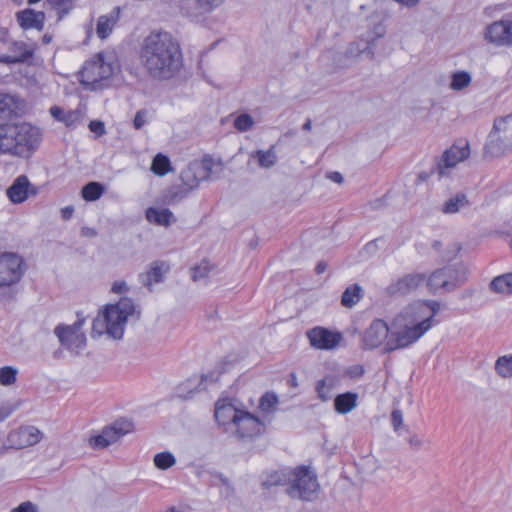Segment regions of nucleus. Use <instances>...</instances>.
Segmentation results:
<instances>
[{"label":"nucleus","instance_id":"obj_63","mask_svg":"<svg viewBox=\"0 0 512 512\" xmlns=\"http://www.w3.org/2000/svg\"><path fill=\"white\" fill-rule=\"evenodd\" d=\"M0 42L2 43H8L9 42V32L8 29L5 27H2L0 25Z\"/></svg>","mask_w":512,"mask_h":512},{"label":"nucleus","instance_id":"obj_6","mask_svg":"<svg viewBox=\"0 0 512 512\" xmlns=\"http://www.w3.org/2000/svg\"><path fill=\"white\" fill-rule=\"evenodd\" d=\"M318 488L317 478L308 468L301 466L289 472L286 492L291 498L311 501L317 496Z\"/></svg>","mask_w":512,"mask_h":512},{"label":"nucleus","instance_id":"obj_11","mask_svg":"<svg viewBox=\"0 0 512 512\" xmlns=\"http://www.w3.org/2000/svg\"><path fill=\"white\" fill-rule=\"evenodd\" d=\"M23 275V261L14 253H0V288L17 283Z\"/></svg>","mask_w":512,"mask_h":512},{"label":"nucleus","instance_id":"obj_60","mask_svg":"<svg viewBox=\"0 0 512 512\" xmlns=\"http://www.w3.org/2000/svg\"><path fill=\"white\" fill-rule=\"evenodd\" d=\"M408 442L415 449H419L422 446V440L417 435H411Z\"/></svg>","mask_w":512,"mask_h":512},{"label":"nucleus","instance_id":"obj_21","mask_svg":"<svg viewBox=\"0 0 512 512\" xmlns=\"http://www.w3.org/2000/svg\"><path fill=\"white\" fill-rule=\"evenodd\" d=\"M30 180L26 175L18 176L6 190V196L13 204H21L29 198Z\"/></svg>","mask_w":512,"mask_h":512},{"label":"nucleus","instance_id":"obj_53","mask_svg":"<svg viewBox=\"0 0 512 512\" xmlns=\"http://www.w3.org/2000/svg\"><path fill=\"white\" fill-rule=\"evenodd\" d=\"M89 129L91 132L95 133L97 136H102L105 134V126L102 121L92 120L89 123Z\"/></svg>","mask_w":512,"mask_h":512},{"label":"nucleus","instance_id":"obj_26","mask_svg":"<svg viewBox=\"0 0 512 512\" xmlns=\"http://www.w3.org/2000/svg\"><path fill=\"white\" fill-rule=\"evenodd\" d=\"M250 157L256 158L258 165L265 169L273 167L278 161L275 145H271L268 150H256L251 153Z\"/></svg>","mask_w":512,"mask_h":512},{"label":"nucleus","instance_id":"obj_47","mask_svg":"<svg viewBox=\"0 0 512 512\" xmlns=\"http://www.w3.org/2000/svg\"><path fill=\"white\" fill-rule=\"evenodd\" d=\"M460 250L461 245L459 243H452L441 253V258L443 261H452L456 258Z\"/></svg>","mask_w":512,"mask_h":512},{"label":"nucleus","instance_id":"obj_40","mask_svg":"<svg viewBox=\"0 0 512 512\" xmlns=\"http://www.w3.org/2000/svg\"><path fill=\"white\" fill-rule=\"evenodd\" d=\"M57 10L58 21L67 15L73 8V0H46Z\"/></svg>","mask_w":512,"mask_h":512},{"label":"nucleus","instance_id":"obj_10","mask_svg":"<svg viewBox=\"0 0 512 512\" xmlns=\"http://www.w3.org/2000/svg\"><path fill=\"white\" fill-rule=\"evenodd\" d=\"M425 281L429 291L433 294L452 292L460 286L457 270L453 266L436 269Z\"/></svg>","mask_w":512,"mask_h":512},{"label":"nucleus","instance_id":"obj_30","mask_svg":"<svg viewBox=\"0 0 512 512\" xmlns=\"http://www.w3.org/2000/svg\"><path fill=\"white\" fill-rule=\"evenodd\" d=\"M361 292L362 288L358 284L347 287L341 296V304L348 308L354 306L361 299Z\"/></svg>","mask_w":512,"mask_h":512},{"label":"nucleus","instance_id":"obj_34","mask_svg":"<svg viewBox=\"0 0 512 512\" xmlns=\"http://www.w3.org/2000/svg\"><path fill=\"white\" fill-rule=\"evenodd\" d=\"M192 191L190 188L181 185H173L167 192L166 199L169 204H175L186 198Z\"/></svg>","mask_w":512,"mask_h":512},{"label":"nucleus","instance_id":"obj_32","mask_svg":"<svg viewBox=\"0 0 512 512\" xmlns=\"http://www.w3.org/2000/svg\"><path fill=\"white\" fill-rule=\"evenodd\" d=\"M104 193V186L99 182H89L83 186L81 195L86 201H96Z\"/></svg>","mask_w":512,"mask_h":512},{"label":"nucleus","instance_id":"obj_31","mask_svg":"<svg viewBox=\"0 0 512 512\" xmlns=\"http://www.w3.org/2000/svg\"><path fill=\"white\" fill-rule=\"evenodd\" d=\"M335 380L333 377H325L319 380L316 384V391L318 394V398L326 402L331 399V392L334 388Z\"/></svg>","mask_w":512,"mask_h":512},{"label":"nucleus","instance_id":"obj_61","mask_svg":"<svg viewBox=\"0 0 512 512\" xmlns=\"http://www.w3.org/2000/svg\"><path fill=\"white\" fill-rule=\"evenodd\" d=\"M74 209L72 206H66L61 209V216L64 220H69L73 215Z\"/></svg>","mask_w":512,"mask_h":512},{"label":"nucleus","instance_id":"obj_20","mask_svg":"<svg viewBox=\"0 0 512 512\" xmlns=\"http://www.w3.org/2000/svg\"><path fill=\"white\" fill-rule=\"evenodd\" d=\"M469 154L470 147L467 141H464L461 144L452 145L442 155L441 163L439 164L440 174H443V167L452 168L456 166L459 162L467 159L469 157Z\"/></svg>","mask_w":512,"mask_h":512},{"label":"nucleus","instance_id":"obj_46","mask_svg":"<svg viewBox=\"0 0 512 512\" xmlns=\"http://www.w3.org/2000/svg\"><path fill=\"white\" fill-rule=\"evenodd\" d=\"M210 266L209 263L203 261L201 264L192 268V280L199 281L206 278L209 275Z\"/></svg>","mask_w":512,"mask_h":512},{"label":"nucleus","instance_id":"obj_39","mask_svg":"<svg viewBox=\"0 0 512 512\" xmlns=\"http://www.w3.org/2000/svg\"><path fill=\"white\" fill-rule=\"evenodd\" d=\"M18 370L12 366L0 368V385L10 386L16 382Z\"/></svg>","mask_w":512,"mask_h":512},{"label":"nucleus","instance_id":"obj_4","mask_svg":"<svg viewBox=\"0 0 512 512\" xmlns=\"http://www.w3.org/2000/svg\"><path fill=\"white\" fill-rule=\"evenodd\" d=\"M512 151V114L495 119L484 146V157L493 159Z\"/></svg>","mask_w":512,"mask_h":512},{"label":"nucleus","instance_id":"obj_41","mask_svg":"<svg viewBox=\"0 0 512 512\" xmlns=\"http://www.w3.org/2000/svg\"><path fill=\"white\" fill-rule=\"evenodd\" d=\"M278 398L274 393H265L259 401V408L263 412H272L276 409Z\"/></svg>","mask_w":512,"mask_h":512},{"label":"nucleus","instance_id":"obj_33","mask_svg":"<svg viewBox=\"0 0 512 512\" xmlns=\"http://www.w3.org/2000/svg\"><path fill=\"white\" fill-rule=\"evenodd\" d=\"M171 170V163L167 156L159 153L152 161L151 171L159 176L166 175Z\"/></svg>","mask_w":512,"mask_h":512},{"label":"nucleus","instance_id":"obj_15","mask_svg":"<svg viewBox=\"0 0 512 512\" xmlns=\"http://www.w3.org/2000/svg\"><path fill=\"white\" fill-rule=\"evenodd\" d=\"M426 280L423 273L406 274L386 287V294L390 297L406 296L415 291Z\"/></svg>","mask_w":512,"mask_h":512},{"label":"nucleus","instance_id":"obj_3","mask_svg":"<svg viewBox=\"0 0 512 512\" xmlns=\"http://www.w3.org/2000/svg\"><path fill=\"white\" fill-rule=\"evenodd\" d=\"M32 150V125L14 123L0 125V154L29 157Z\"/></svg>","mask_w":512,"mask_h":512},{"label":"nucleus","instance_id":"obj_42","mask_svg":"<svg viewBox=\"0 0 512 512\" xmlns=\"http://www.w3.org/2000/svg\"><path fill=\"white\" fill-rule=\"evenodd\" d=\"M254 126V120L251 115L247 113L240 114L234 120V127L240 132H247Z\"/></svg>","mask_w":512,"mask_h":512},{"label":"nucleus","instance_id":"obj_55","mask_svg":"<svg viewBox=\"0 0 512 512\" xmlns=\"http://www.w3.org/2000/svg\"><path fill=\"white\" fill-rule=\"evenodd\" d=\"M364 367L361 365H354L347 369L346 374L353 379L360 378L364 374Z\"/></svg>","mask_w":512,"mask_h":512},{"label":"nucleus","instance_id":"obj_2","mask_svg":"<svg viewBox=\"0 0 512 512\" xmlns=\"http://www.w3.org/2000/svg\"><path fill=\"white\" fill-rule=\"evenodd\" d=\"M139 319L140 312L131 298H121L116 304L108 305L102 315L92 322L91 336L93 338L107 334L114 340L123 338L125 326L131 317Z\"/></svg>","mask_w":512,"mask_h":512},{"label":"nucleus","instance_id":"obj_16","mask_svg":"<svg viewBox=\"0 0 512 512\" xmlns=\"http://www.w3.org/2000/svg\"><path fill=\"white\" fill-rule=\"evenodd\" d=\"M389 327L382 319H375L365 330L362 343L365 349H375L389 339Z\"/></svg>","mask_w":512,"mask_h":512},{"label":"nucleus","instance_id":"obj_51","mask_svg":"<svg viewBox=\"0 0 512 512\" xmlns=\"http://www.w3.org/2000/svg\"><path fill=\"white\" fill-rule=\"evenodd\" d=\"M146 117H147V111L146 110H139L137 111V113L135 114V117H134V120H133V125L135 127V129H141L145 123H146Z\"/></svg>","mask_w":512,"mask_h":512},{"label":"nucleus","instance_id":"obj_13","mask_svg":"<svg viewBox=\"0 0 512 512\" xmlns=\"http://www.w3.org/2000/svg\"><path fill=\"white\" fill-rule=\"evenodd\" d=\"M264 431L265 425L258 417L242 410L229 433L238 439L245 440L260 436Z\"/></svg>","mask_w":512,"mask_h":512},{"label":"nucleus","instance_id":"obj_62","mask_svg":"<svg viewBox=\"0 0 512 512\" xmlns=\"http://www.w3.org/2000/svg\"><path fill=\"white\" fill-rule=\"evenodd\" d=\"M327 177L335 183L341 184L343 182V176L339 172H330Z\"/></svg>","mask_w":512,"mask_h":512},{"label":"nucleus","instance_id":"obj_43","mask_svg":"<svg viewBox=\"0 0 512 512\" xmlns=\"http://www.w3.org/2000/svg\"><path fill=\"white\" fill-rule=\"evenodd\" d=\"M374 43V40L367 42L364 48H360L359 44L352 43L347 50V54L351 56H358L361 53H366L371 59L374 57V51L371 48V45Z\"/></svg>","mask_w":512,"mask_h":512},{"label":"nucleus","instance_id":"obj_50","mask_svg":"<svg viewBox=\"0 0 512 512\" xmlns=\"http://www.w3.org/2000/svg\"><path fill=\"white\" fill-rule=\"evenodd\" d=\"M79 120V113L76 111H65V114L61 118L66 126H73Z\"/></svg>","mask_w":512,"mask_h":512},{"label":"nucleus","instance_id":"obj_22","mask_svg":"<svg viewBox=\"0 0 512 512\" xmlns=\"http://www.w3.org/2000/svg\"><path fill=\"white\" fill-rule=\"evenodd\" d=\"M121 9L114 7L113 10L106 14L101 15L97 20L96 34L100 39H106L113 31L115 25L119 21Z\"/></svg>","mask_w":512,"mask_h":512},{"label":"nucleus","instance_id":"obj_64","mask_svg":"<svg viewBox=\"0 0 512 512\" xmlns=\"http://www.w3.org/2000/svg\"><path fill=\"white\" fill-rule=\"evenodd\" d=\"M327 269V263L325 261H319L315 267V272L317 274H322Z\"/></svg>","mask_w":512,"mask_h":512},{"label":"nucleus","instance_id":"obj_56","mask_svg":"<svg viewBox=\"0 0 512 512\" xmlns=\"http://www.w3.org/2000/svg\"><path fill=\"white\" fill-rule=\"evenodd\" d=\"M45 13L42 11H34V29L41 31L44 27Z\"/></svg>","mask_w":512,"mask_h":512},{"label":"nucleus","instance_id":"obj_54","mask_svg":"<svg viewBox=\"0 0 512 512\" xmlns=\"http://www.w3.org/2000/svg\"><path fill=\"white\" fill-rule=\"evenodd\" d=\"M419 307L422 308V307H427L431 310V315L428 316L427 318H430V320L432 321L433 317L439 312L440 310V303L437 302V301H433V300H429V301H426L425 303H422V304H419Z\"/></svg>","mask_w":512,"mask_h":512},{"label":"nucleus","instance_id":"obj_12","mask_svg":"<svg viewBox=\"0 0 512 512\" xmlns=\"http://www.w3.org/2000/svg\"><path fill=\"white\" fill-rule=\"evenodd\" d=\"M483 38L495 47H512V20L501 19L487 25Z\"/></svg>","mask_w":512,"mask_h":512},{"label":"nucleus","instance_id":"obj_35","mask_svg":"<svg viewBox=\"0 0 512 512\" xmlns=\"http://www.w3.org/2000/svg\"><path fill=\"white\" fill-rule=\"evenodd\" d=\"M495 371L502 378H511L512 354L500 356L495 362Z\"/></svg>","mask_w":512,"mask_h":512},{"label":"nucleus","instance_id":"obj_58","mask_svg":"<svg viewBox=\"0 0 512 512\" xmlns=\"http://www.w3.org/2000/svg\"><path fill=\"white\" fill-rule=\"evenodd\" d=\"M10 512H32V502H23L18 507L13 508Z\"/></svg>","mask_w":512,"mask_h":512},{"label":"nucleus","instance_id":"obj_9","mask_svg":"<svg viewBox=\"0 0 512 512\" xmlns=\"http://www.w3.org/2000/svg\"><path fill=\"white\" fill-rule=\"evenodd\" d=\"M212 167L213 159L209 156H205L200 162H191L181 171V182L193 191L199 186L200 182L212 177Z\"/></svg>","mask_w":512,"mask_h":512},{"label":"nucleus","instance_id":"obj_23","mask_svg":"<svg viewBox=\"0 0 512 512\" xmlns=\"http://www.w3.org/2000/svg\"><path fill=\"white\" fill-rule=\"evenodd\" d=\"M146 219L150 223L168 227L176 221L173 213L167 209H157L150 207L145 212Z\"/></svg>","mask_w":512,"mask_h":512},{"label":"nucleus","instance_id":"obj_18","mask_svg":"<svg viewBox=\"0 0 512 512\" xmlns=\"http://www.w3.org/2000/svg\"><path fill=\"white\" fill-rule=\"evenodd\" d=\"M169 270L170 265L167 262L161 260L153 261L146 272L138 275V280L149 291H152V285L154 283H161Z\"/></svg>","mask_w":512,"mask_h":512},{"label":"nucleus","instance_id":"obj_17","mask_svg":"<svg viewBox=\"0 0 512 512\" xmlns=\"http://www.w3.org/2000/svg\"><path fill=\"white\" fill-rule=\"evenodd\" d=\"M25 108L26 105L19 96L0 92V120L21 116L25 112Z\"/></svg>","mask_w":512,"mask_h":512},{"label":"nucleus","instance_id":"obj_45","mask_svg":"<svg viewBox=\"0 0 512 512\" xmlns=\"http://www.w3.org/2000/svg\"><path fill=\"white\" fill-rule=\"evenodd\" d=\"M17 21L23 30L32 28V9L27 8L17 13Z\"/></svg>","mask_w":512,"mask_h":512},{"label":"nucleus","instance_id":"obj_19","mask_svg":"<svg viewBox=\"0 0 512 512\" xmlns=\"http://www.w3.org/2000/svg\"><path fill=\"white\" fill-rule=\"evenodd\" d=\"M242 410L235 408L230 403L218 401L215 405V419L217 423L224 427L225 432H230L233 424L237 421Z\"/></svg>","mask_w":512,"mask_h":512},{"label":"nucleus","instance_id":"obj_24","mask_svg":"<svg viewBox=\"0 0 512 512\" xmlns=\"http://www.w3.org/2000/svg\"><path fill=\"white\" fill-rule=\"evenodd\" d=\"M11 54L0 56L1 63H17L25 61L32 51L23 42H13L11 47Z\"/></svg>","mask_w":512,"mask_h":512},{"label":"nucleus","instance_id":"obj_1","mask_svg":"<svg viewBox=\"0 0 512 512\" xmlns=\"http://www.w3.org/2000/svg\"><path fill=\"white\" fill-rule=\"evenodd\" d=\"M139 59L154 80H169L181 69L183 56L179 42L165 31H152L141 44Z\"/></svg>","mask_w":512,"mask_h":512},{"label":"nucleus","instance_id":"obj_7","mask_svg":"<svg viewBox=\"0 0 512 512\" xmlns=\"http://www.w3.org/2000/svg\"><path fill=\"white\" fill-rule=\"evenodd\" d=\"M85 317L81 313H77V320L71 324H58L54 329V334L58 338L60 345L66 350L79 354L87 344V338L82 330L85 324Z\"/></svg>","mask_w":512,"mask_h":512},{"label":"nucleus","instance_id":"obj_49","mask_svg":"<svg viewBox=\"0 0 512 512\" xmlns=\"http://www.w3.org/2000/svg\"><path fill=\"white\" fill-rule=\"evenodd\" d=\"M220 376H221V372H215V371H213L209 374H203L201 376V382L199 383V387L197 388V391L206 389V386L202 387L203 382L210 381V382L216 383L219 380Z\"/></svg>","mask_w":512,"mask_h":512},{"label":"nucleus","instance_id":"obj_38","mask_svg":"<svg viewBox=\"0 0 512 512\" xmlns=\"http://www.w3.org/2000/svg\"><path fill=\"white\" fill-rule=\"evenodd\" d=\"M176 463L174 455L170 452H161L154 456V464L160 470H166Z\"/></svg>","mask_w":512,"mask_h":512},{"label":"nucleus","instance_id":"obj_36","mask_svg":"<svg viewBox=\"0 0 512 512\" xmlns=\"http://www.w3.org/2000/svg\"><path fill=\"white\" fill-rule=\"evenodd\" d=\"M471 75L467 71H457L452 74L450 88L455 91H461L471 83Z\"/></svg>","mask_w":512,"mask_h":512},{"label":"nucleus","instance_id":"obj_57","mask_svg":"<svg viewBox=\"0 0 512 512\" xmlns=\"http://www.w3.org/2000/svg\"><path fill=\"white\" fill-rule=\"evenodd\" d=\"M111 290L114 293L120 294V293L126 292L128 290V287L124 281H118L112 285Z\"/></svg>","mask_w":512,"mask_h":512},{"label":"nucleus","instance_id":"obj_52","mask_svg":"<svg viewBox=\"0 0 512 512\" xmlns=\"http://www.w3.org/2000/svg\"><path fill=\"white\" fill-rule=\"evenodd\" d=\"M391 423L394 427V430L398 432L400 426L403 424V415L402 412L398 409H395L391 413Z\"/></svg>","mask_w":512,"mask_h":512},{"label":"nucleus","instance_id":"obj_59","mask_svg":"<svg viewBox=\"0 0 512 512\" xmlns=\"http://www.w3.org/2000/svg\"><path fill=\"white\" fill-rule=\"evenodd\" d=\"M50 113L56 120L61 121V118L65 114V111L58 106H52L50 108Z\"/></svg>","mask_w":512,"mask_h":512},{"label":"nucleus","instance_id":"obj_27","mask_svg":"<svg viewBox=\"0 0 512 512\" xmlns=\"http://www.w3.org/2000/svg\"><path fill=\"white\" fill-rule=\"evenodd\" d=\"M468 205L469 201L467 199V196L464 193H458L445 201L441 211L444 214H455L459 212L461 208H464Z\"/></svg>","mask_w":512,"mask_h":512},{"label":"nucleus","instance_id":"obj_48","mask_svg":"<svg viewBox=\"0 0 512 512\" xmlns=\"http://www.w3.org/2000/svg\"><path fill=\"white\" fill-rule=\"evenodd\" d=\"M88 443L93 449H104L109 446V441L105 439L103 432H101V434L91 436Z\"/></svg>","mask_w":512,"mask_h":512},{"label":"nucleus","instance_id":"obj_14","mask_svg":"<svg viewBox=\"0 0 512 512\" xmlns=\"http://www.w3.org/2000/svg\"><path fill=\"white\" fill-rule=\"evenodd\" d=\"M306 336L310 345L319 350H332L336 348L343 339L340 332L331 331L321 326L307 330Z\"/></svg>","mask_w":512,"mask_h":512},{"label":"nucleus","instance_id":"obj_8","mask_svg":"<svg viewBox=\"0 0 512 512\" xmlns=\"http://www.w3.org/2000/svg\"><path fill=\"white\" fill-rule=\"evenodd\" d=\"M431 328L430 318H425L421 322L411 327H406L402 331L392 332L385 343V352H392L397 349L406 348L416 342L425 332Z\"/></svg>","mask_w":512,"mask_h":512},{"label":"nucleus","instance_id":"obj_28","mask_svg":"<svg viewBox=\"0 0 512 512\" xmlns=\"http://www.w3.org/2000/svg\"><path fill=\"white\" fill-rule=\"evenodd\" d=\"M130 430V423H115L112 426L103 428L102 432L105 439L109 441V445L117 442L122 436L127 434Z\"/></svg>","mask_w":512,"mask_h":512},{"label":"nucleus","instance_id":"obj_5","mask_svg":"<svg viewBox=\"0 0 512 512\" xmlns=\"http://www.w3.org/2000/svg\"><path fill=\"white\" fill-rule=\"evenodd\" d=\"M115 66L112 61L105 59L103 53L96 54L87 60L80 71V82L89 90L96 91L105 86L114 74Z\"/></svg>","mask_w":512,"mask_h":512},{"label":"nucleus","instance_id":"obj_25","mask_svg":"<svg viewBox=\"0 0 512 512\" xmlns=\"http://www.w3.org/2000/svg\"><path fill=\"white\" fill-rule=\"evenodd\" d=\"M357 401V393L346 392L339 394L334 399V409L339 414H347L357 406Z\"/></svg>","mask_w":512,"mask_h":512},{"label":"nucleus","instance_id":"obj_44","mask_svg":"<svg viewBox=\"0 0 512 512\" xmlns=\"http://www.w3.org/2000/svg\"><path fill=\"white\" fill-rule=\"evenodd\" d=\"M226 0H195L197 7L205 13H210L224 4Z\"/></svg>","mask_w":512,"mask_h":512},{"label":"nucleus","instance_id":"obj_29","mask_svg":"<svg viewBox=\"0 0 512 512\" xmlns=\"http://www.w3.org/2000/svg\"><path fill=\"white\" fill-rule=\"evenodd\" d=\"M490 288L497 293L512 294L511 272L495 277L490 283Z\"/></svg>","mask_w":512,"mask_h":512},{"label":"nucleus","instance_id":"obj_37","mask_svg":"<svg viewBox=\"0 0 512 512\" xmlns=\"http://www.w3.org/2000/svg\"><path fill=\"white\" fill-rule=\"evenodd\" d=\"M286 483H289V472L275 471L263 479L262 486L270 488L272 486L284 485Z\"/></svg>","mask_w":512,"mask_h":512}]
</instances>
